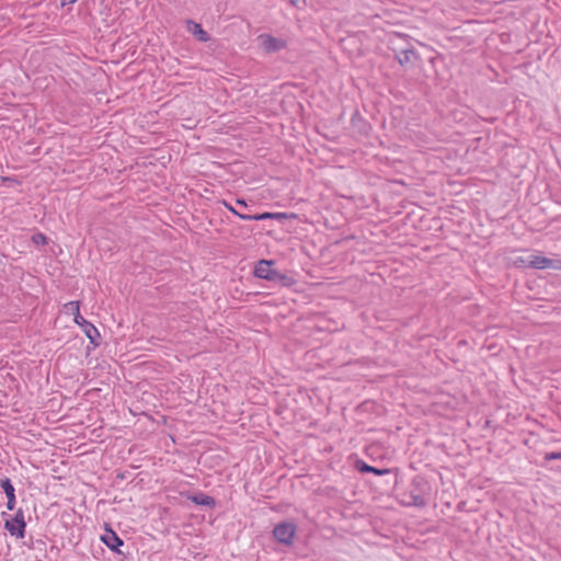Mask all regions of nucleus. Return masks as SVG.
I'll return each mask as SVG.
<instances>
[{
  "label": "nucleus",
  "mask_w": 561,
  "mask_h": 561,
  "mask_svg": "<svg viewBox=\"0 0 561 561\" xmlns=\"http://www.w3.org/2000/svg\"><path fill=\"white\" fill-rule=\"evenodd\" d=\"M0 486L7 496V508L13 511L16 504L15 489L9 478H2L0 480Z\"/></svg>",
  "instance_id": "0eeeda50"
},
{
  "label": "nucleus",
  "mask_w": 561,
  "mask_h": 561,
  "mask_svg": "<svg viewBox=\"0 0 561 561\" xmlns=\"http://www.w3.org/2000/svg\"><path fill=\"white\" fill-rule=\"evenodd\" d=\"M236 204L239 205V207H247V203L244 199H237Z\"/></svg>",
  "instance_id": "aec40b11"
},
{
  "label": "nucleus",
  "mask_w": 561,
  "mask_h": 561,
  "mask_svg": "<svg viewBox=\"0 0 561 561\" xmlns=\"http://www.w3.org/2000/svg\"><path fill=\"white\" fill-rule=\"evenodd\" d=\"M273 265H274L273 261H268V260L259 261L254 267V275L257 278L278 283L286 287H289L295 283V280L291 277L275 270L273 267Z\"/></svg>",
  "instance_id": "f257e3e1"
},
{
  "label": "nucleus",
  "mask_w": 561,
  "mask_h": 561,
  "mask_svg": "<svg viewBox=\"0 0 561 561\" xmlns=\"http://www.w3.org/2000/svg\"><path fill=\"white\" fill-rule=\"evenodd\" d=\"M297 531V527L291 522H282L275 525L273 537L275 540L287 547L291 546Z\"/></svg>",
  "instance_id": "f03ea898"
},
{
  "label": "nucleus",
  "mask_w": 561,
  "mask_h": 561,
  "mask_svg": "<svg viewBox=\"0 0 561 561\" xmlns=\"http://www.w3.org/2000/svg\"><path fill=\"white\" fill-rule=\"evenodd\" d=\"M239 218L242 220H247V221H250V220L261 221V220H266V219H273L274 213H262V214H256V215H239Z\"/></svg>",
  "instance_id": "f8f14e48"
},
{
  "label": "nucleus",
  "mask_w": 561,
  "mask_h": 561,
  "mask_svg": "<svg viewBox=\"0 0 561 561\" xmlns=\"http://www.w3.org/2000/svg\"><path fill=\"white\" fill-rule=\"evenodd\" d=\"M291 219V218H296V214L294 213H274V218L273 219H277V220H283V219Z\"/></svg>",
  "instance_id": "4468645a"
},
{
  "label": "nucleus",
  "mask_w": 561,
  "mask_h": 561,
  "mask_svg": "<svg viewBox=\"0 0 561 561\" xmlns=\"http://www.w3.org/2000/svg\"><path fill=\"white\" fill-rule=\"evenodd\" d=\"M102 541L113 551H119L118 548L124 543L123 540L116 535V533L111 529H108L106 534L102 536Z\"/></svg>",
  "instance_id": "6e6552de"
},
{
  "label": "nucleus",
  "mask_w": 561,
  "mask_h": 561,
  "mask_svg": "<svg viewBox=\"0 0 561 561\" xmlns=\"http://www.w3.org/2000/svg\"><path fill=\"white\" fill-rule=\"evenodd\" d=\"M4 528L10 533L11 536H14L19 539L25 537L26 523L22 508L16 511L14 517L5 520Z\"/></svg>",
  "instance_id": "7ed1b4c3"
},
{
  "label": "nucleus",
  "mask_w": 561,
  "mask_h": 561,
  "mask_svg": "<svg viewBox=\"0 0 561 561\" xmlns=\"http://www.w3.org/2000/svg\"><path fill=\"white\" fill-rule=\"evenodd\" d=\"M410 55L414 56V54H413L412 51H405V53H404V57H403V59H402V58H400V59H399V61H400L401 64H403L404 61H409V60H410Z\"/></svg>",
  "instance_id": "6ab92c4d"
},
{
  "label": "nucleus",
  "mask_w": 561,
  "mask_h": 561,
  "mask_svg": "<svg viewBox=\"0 0 561 561\" xmlns=\"http://www.w3.org/2000/svg\"><path fill=\"white\" fill-rule=\"evenodd\" d=\"M257 41L260 42L261 47L267 54L279 51L286 47V42L284 39L274 37L268 34H261L257 37Z\"/></svg>",
  "instance_id": "39448f33"
},
{
  "label": "nucleus",
  "mask_w": 561,
  "mask_h": 561,
  "mask_svg": "<svg viewBox=\"0 0 561 561\" xmlns=\"http://www.w3.org/2000/svg\"><path fill=\"white\" fill-rule=\"evenodd\" d=\"M78 0H61V4L62 5H67V4H73L76 3Z\"/></svg>",
  "instance_id": "412c9836"
},
{
  "label": "nucleus",
  "mask_w": 561,
  "mask_h": 561,
  "mask_svg": "<svg viewBox=\"0 0 561 561\" xmlns=\"http://www.w3.org/2000/svg\"><path fill=\"white\" fill-rule=\"evenodd\" d=\"M73 320L82 329V331L84 332L87 337L90 340V342L94 346H99L100 339H101L99 330L91 322L85 320L82 316L79 317V319H73Z\"/></svg>",
  "instance_id": "423d86ee"
},
{
  "label": "nucleus",
  "mask_w": 561,
  "mask_h": 561,
  "mask_svg": "<svg viewBox=\"0 0 561 561\" xmlns=\"http://www.w3.org/2000/svg\"><path fill=\"white\" fill-rule=\"evenodd\" d=\"M46 237L43 233H37L33 237V241L36 244H45L46 243Z\"/></svg>",
  "instance_id": "dca6fc26"
},
{
  "label": "nucleus",
  "mask_w": 561,
  "mask_h": 561,
  "mask_svg": "<svg viewBox=\"0 0 561 561\" xmlns=\"http://www.w3.org/2000/svg\"><path fill=\"white\" fill-rule=\"evenodd\" d=\"M527 266L537 270H561V260H551L540 254H531L528 256Z\"/></svg>",
  "instance_id": "20e7f679"
},
{
  "label": "nucleus",
  "mask_w": 561,
  "mask_h": 561,
  "mask_svg": "<svg viewBox=\"0 0 561 561\" xmlns=\"http://www.w3.org/2000/svg\"><path fill=\"white\" fill-rule=\"evenodd\" d=\"M187 31L194 35L199 42L206 43L210 39L208 33L202 27L199 23L188 21Z\"/></svg>",
  "instance_id": "1a4fd4ad"
},
{
  "label": "nucleus",
  "mask_w": 561,
  "mask_h": 561,
  "mask_svg": "<svg viewBox=\"0 0 561 561\" xmlns=\"http://www.w3.org/2000/svg\"><path fill=\"white\" fill-rule=\"evenodd\" d=\"M528 257L518 256L514 260V265L517 267H528L527 266Z\"/></svg>",
  "instance_id": "2eb2a0df"
},
{
  "label": "nucleus",
  "mask_w": 561,
  "mask_h": 561,
  "mask_svg": "<svg viewBox=\"0 0 561 561\" xmlns=\"http://www.w3.org/2000/svg\"><path fill=\"white\" fill-rule=\"evenodd\" d=\"M64 310L66 313L73 314V319H79V317H81L79 301H69L65 304Z\"/></svg>",
  "instance_id": "9b49d317"
},
{
  "label": "nucleus",
  "mask_w": 561,
  "mask_h": 561,
  "mask_svg": "<svg viewBox=\"0 0 561 561\" xmlns=\"http://www.w3.org/2000/svg\"><path fill=\"white\" fill-rule=\"evenodd\" d=\"M359 470H360V471H363V472H364V471H373V472H375V473H377V474H385V473H386V469H376V468H374V467H371V466H368V465H366V463H363V465L359 467Z\"/></svg>",
  "instance_id": "ddd939ff"
},
{
  "label": "nucleus",
  "mask_w": 561,
  "mask_h": 561,
  "mask_svg": "<svg viewBox=\"0 0 561 561\" xmlns=\"http://www.w3.org/2000/svg\"><path fill=\"white\" fill-rule=\"evenodd\" d=\"M191 501L197 505H203L207 507H214L216 501L213 496H209L203 492H198L197 494L191 497Z\"/></svg>",
  "instance_id": "9d476101"
},
{
  "label": "nucleus",
  "mask_w": 561,
  "mask_h": 561,
  "mask_svg": "<svg viewBox=\"0 0 561 561\" xmlns=\"http://www.w3.org/2000/svg\"><path fill=\"white\" fill-rule=\"evenodd\" d=\"M224 206L229 210L231 211L233 215L238 216L239 215H243L242 213L238 211L230 203L224 201L222 202Z\"/></svg>",
  "instance_id": "f3484780"
},
{
  "label": "nucleus",
  "mask_w": 561,
  "mask_h": 561,
  "mask_svg": "<svg viewBox=\"0 0 561 561\" xmlns=\"http://www.w3.org/2000/svg\"><path fill=\"white\" fill-rule=\"evenodd\" d=\"M546 460L561 459V453H548L545 455Z\"/></svg>",
  "instance_id": "a211bd4d"
}]
</instances>
